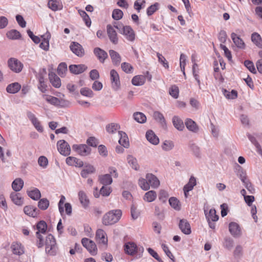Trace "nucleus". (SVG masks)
Instances as JSON below:
<instances>
[{
  "instance_id": "nucleus-45",
  "label": "nucleus",
  "mask_w": 262,
  "mask_h": 262,
  "mask_svg": "<svg viewBox=\"0 0 262 262\" xmlns=\"http://www.w3.org/2000/svg\"><path fill=\"white\" fill-rule=\"evenodd\" d=\"M48 7L53 11H57L62 8V6L59 4V2L57 1L50 0L48 4Z\"/></svg>"
},
{
  "instance_id": "nucleus-46",
  "label": "nucleus",
  "mask_w": 262,
  "mask_h": 262,
  "mask_svg": "<svg viewBox=\"0 0 262 262\" xmlns=\"http://www.w3.org/2000/svg\"><path fill=\"white\" fill-rule=\"evenodd\" d=\"M133 117L134 119L140 123H143L146 121V117L143 113L141 112L135 113Z\"/></svg>"
},
{
  "instance_id": "nucleus-2",
  "label": "nucleus",
  "mask_w": 262,
  "mask_h": 262,
  "mask_svg": "<svg viewBox=\"0 0 262 262\" xmlns=\"http://www.w3.org/2000/svg\"><path fill=\"white\" fill-rule=\"evenodd\" d=\"M46 252L51 255H55L56 253L57 247L54 237L51 234L46 237Z\"/></svg>"
},
{
  "instance_id": "nucleus-21",
  "label": "nucleus",
  "mask_w": 262,
  "mask_h": 262,
  "mask_svg": "<svg viewBox=\"0 0 262 262\" xmlns=\"http://www.w3.org/2000/svg\"><path fill=\"white\" fill-rule=\"evenodd\" d=\"M118 134L120 137L119 140V144L125 148H128L129 146V143L126 134L122 131H119Z\"/></svg>"
},
{
  "instance_id": "nucleus-47",
  "label": "nucleus",
  "mask_w": 262,
  "mask_h": 262,
  "mask_svg": "<svg viewBox=\"0 0 262 262\" xmlns=\"http://www.w3.org/2000/svg\"><path fill=\"white\" fill-rule=\"evenodd\" d=\"M169 203L171 207L176 210H180L181 204L179 201L175 197H171L169 199Z\"/></svg>"
},
{
  "instance_id": "nucleus-61",
  "label": "nucleus",
  "mask_w": 262,
  "mask_h": 262,
  "mask_svg": "<svg viewBox=\"0 0 262 262\" xmlns=\"http://www.w3.org/2000/svg\"><path fill=\"white\" fill-rule=\"evenodd\" d=\"M80 94L84 96L91 98L93 96L94 93L93 91L89 88H83L80 90Z\"/></svg>"
},
{
  "instance_id": "nucleus-49",
  "label": "nucleus",
  "mask_w": 262,
  "mask_h": 262,
  "mask_svg": "<svg viewBox=\"0 0 262 262\" xmlns=\"http://www.w3.org/2000/svg\"><path fill=\"white\" fill-rule=\"evenodd\" d=\"M49 206V201L46 198L40 199L38 202V207L40 209L42 210H46L48 208Z\"/></svg>"
},
{
  "instance_id": "nucleus-29",
  "label": "nucleus",
  "mask_w": 262,
  "mask_h": 262,
  "mask_svg": "<svg viewBox=\"0 0 262 262\" xmlns=\"http://www.w3.org/2000/svg\"><path fill=\"white\" fill-rule=\"evenodd\" d=\"M187 128L193 133H196L199 130V127L196 123L192 119L187 118L185 122Z\"/></svg>"
},
{
  "instance_id": "nucleus-5",
  "label": "nucleus",
  "mask_w": 262,
  "mask_h": 262,
  "mask_svg": "<svg viewBox=\"0 0 262 262\" xmlns=\"http://www.w3.org/2000/svg\"><path fill=\"white\" fill-rule=\"evenodd\" d=\"M57 149L60 154L67 156L70 154L71 148L69 144L64 140H60L57 143Z\"/></svg>"
},
{
  "instance_id": "nucleus-58",
  "label": "nucleus",
  "mask_w": 262,
  "mask_h": 262,
  "mask_svg": "<svg viewBox=\"0 0 262 262\" xmlns=\"http://www.w3.org/2000/svg\"><path fill=\"white\" fill-rule=\"evenodd\" d=\"M122 70L126 73H132L133 72V66L128 62H123L121 64Z\"/></svg>"
},
{
  "instance_id": "nucleus-4",
  "label": "nucleus",
  "mask_w": 262,
  "mask_h": 262,
  "mask_svg": "<svg viewBox=\"0 0 262 262\" xmlns=\"http://www.w3.org/2000/svg\"><path fill=\"white\" fill-rule=\"evenodd\" d=\"M9 68L15 73H19L23 68V64L18 59L11 58L8 61Z\"/></svg>"
},
{
  "instance_id": "nucleus-11",
  "label": "nucleus",
  "mask_w": 262,
  "mask_h": 262,
  "mask_svg": "<svg viewBox=\"0 0 262 262\" xmlns=\"http://www.w3.org/2000/svg\"><path fill=\"white\" fill-rule=\"evenodd\" d=\"M107 33L111 41L115 45L118 42L117 34L114 27L111 25L106 26Z\"/></svg>"
},
{
  "instance_id": "nucleus-25",
  "label": "nucleus",
  "mask_w": 262,
  "mask_h": 262,
  "mask_svg": "<svg viewBox=\"0 0 262 262\" xmlns=\"http://www.w3.org/2000/svg\"><path fill=\"white\" fill-rule=\"evenodd\" d=\"M147 140L154 145H157L159 143V138L155 135L151 130H148L146 133Z\"/></svg>"
},
{
  "instance_id": "nucleus-33",
  "label": "nucleus",
  "mask_w": 262,
  "mask_h": 262,
  "mask_svg": "<svg viewBox=\"0 0 262 262\" xmlns=\"http://www.w3.org/2000/svg\"><path fill=\"white\" fill-rule=\"evenodd\" d=\"M99 181H100V183L104 186L110 185L113 182L111 175L110 174L100 176L99 177Z\"/></svg>"
},
{
  "instance_id": "nucleus-39",
  "label": "nucleus",
  "mask_w": 262,
  "mask_h": 262,
  "mask_svg": "<svg viewBox=\"0 0 262 262\" xmlns=\"http://www.w3.org/2000/svg\"><path fill=\"white\" fill-rule=\"evenodd\" d=\"M172 123L173 126L179 130L182 131L184 128L183 121L178 116H174L172 118Z\"/></svg>"
},
{
  "instance_id": "nucleus-1",
  "label": "nucleus",
  "mask_w": 262,
  "mask_h": 262,
  "mask_svg": "<svg viewBox=\"0 0 262 262\" xmlns=\"http://www.w3.org/2000/svg\"><path fill=\"white\" fill-rule=\"evenodd\" d=\"M122 215L120 209L111 210L105 214L102 218V223L104 225H111L118 222Z\"/></svg>"
},
{
  "instance_id": "nucleus-59",
  "label": "nucleus",
  "mask_w": 262,
  "mask_h": 262,
  "mask_svg": "<svg viewBox=\"0 0 262 262\" xmlns=\"http://www.w3.org/2000/svg\"><path fill=\"white\" fill-rule=\"evenodd\" d=\"M79 13L80 16L82 17L83 20L84 21L85 25L88 27H90L91 24V21L89 15L84 11L83 10L79 11Z\"/></svg>"
},
{
  "instance_id": "nucleus-55",
  "label": "nucleus",
  "mask_w": 262,
  "mask_h": 262,
  "mask_svg": "<svg viewBox=\"0 0 262 262\" xmlns=\"http://www.w3.org/2000/svg\"><path fill=\"white\" fill-rule=\"evenodd\" d=\"M37 231L38 233L41 232V233H45L46 231L47 225L46 223L43 221L39 222L36 226Z\"/></svg>"
},
{
  "instance_id": "nucleus-53",
  "label": "nucleus",
  "mask_w": 262,
  "mask_h": 262,
  "mask_svg": "<svg viewBox=\"0 0 262 262\" xmlns=\"http://www.w3.org/2000/svg\"><path fill=\"white\" fill-rule=\"evenodd\" d=\"M173 147L174 143L170 140H165L162 145V148L165 151H169Z\"/></svg>"
},
{
  "instance_id": "nucleus-12",
  "label": "nucleus",
  "mask_w": 262,
  "mask_h": 262,
  "mask_svg": "<svg viewBox=\"0 0 262 262\" xmlns=\"http://www.w3.org/2000/svg\"><path fill=\"white\" fill-rule=\"evenodd\" d=\"M122 30V34L129 41H134L135 39V33L133 29L129 26H125Z\"/></svg>"
},
{
  "instance_id": "nucleus-62",
  "label": "nucleus",
  "mask_w": 262,
  "mask_h": 262,
  "mask_svg": "<svg viewBox=\"0 0 262 262\" xmlns=\"http://www.w3.org/2000/svg\"><path fill=\"white\" fill-rule=\"evenodd\" d=\"M112 192V189L108 186H103L100 190V193L103 195L107 196Z\"/></svg>"
},
{
  "instance_id": "nucleus-36",
  "label": "nucleus",
  "mask_w": 262,
  "mask_h": 262,
  "mask_svg": "<svg viewBox=\"0 0 262 262\" xmlns=\"http://www.w3.org/2000/svg\"><path fill=\"white\" fill-rule=\"evenodd\" d=\"M145 77L143 75H137L134 76L132 80V83L136 86L142 85L145 82Z\"/></svg>"
},
{
  "instance_id": "nucleus-42",
  "label": "nucleus",
  "mask_w": 262,
  "mask_h": 262,
  "mask_svg": "<svg viewBox=\"0 0 262 262\" xmlns=\"http://www.w3.org/2000/svg\"><path fill=\"white\" fill-rule=\"evenodd\" d=\"M153 117L154 119L158 121L162 126L166 125V121L163 115L159 111H155L154 113Z\"/></svg>"
},
{
  "instance_id": "nucleus-64",
  "label": "nucleus",
  "mask_w": 262,
  "mask_h": 262,
  "mask_svg": "<svg viewBox=\"0 0 262 262\" xmlns=\"http://www.w3.org/2000/svg\"><path fill=\"white\" fill-rule=\"evenodd\" d=\"M123 15V12L120 9H115L112 13V17L115 20L120 19Z\"/></svg>"
},
{
  "instance_id": "nucleus-28",
  "label": "nucleus",
  "mask_w": 262,
  "mask_h": 262,
  "mask_svg": "<svg viewBox=\"0 0 262 262\" xmlns=\"http://www.w3.org/2000/svg\"><path fill=\"white\" fill-rule=\"evenodd\" d=\"M95 172V168L94 167L90 164L85 165L81 170L80 174L82 177L86 178L89 174L93 173Z\"/></svg>"
},
{
  "instance_id": "nucleus-26",
  "label": "nucleus",
  "mask_w": 262,
  "mask_h": 262,
  "mask_svg": "<svg viewBox=\"0 0 262 262\" xmlns=\"http://www.w3.org/2000/svg\"><path fill=\"white\" fill-rule=\"evenodd\" d=\"M106 233L102 229H98L96 233V238L99 243L106 245L107 239L105 237Z\"/></svg>"
},
{
  "instance_id": "nucleus-52",
  "label": "nucleus",
  "mask_w": 262,
  "mask_h": 262,
  "mask_svg": "<svg viewBox=\"0 0 262 262\" xmlns=\"http://www.w3.org/2000/svg\"><path fill=\"white\" fill-rule=\"evenodd\" d=\"M120 128L118 124L112 123L106 126V130L108 133L113 134Z\"/></svg>"
},
{
  "instance_id": "nucleus-38",
  "label": "nucleus",
  "mask_w": 262,
  "mask_h": 262,
  "mask_svg": "<svg viewBox=\"0 0 262 262\" xmlns=\"http://www.w3.org/2000/svg\"><path fill=\"white\" fill-rule=\"evenodd\" d=\"M11 249L14 254L20 255L24 253V250L20 244L13 243L11 246Z\"/></svg>"
},
{
  "instance_id": "nucleus-13",
  "label": "nucleus",
  "mask_w": 262,
  "mask_h": 262,
  "mask_svg": "<svg viewBox=\"0 0 262 262\" xmlns=\"http://www.w3.org/2000/svg\"><path fill=\"white\" fill-rule=\"evenodd\" d=\"M179 227L181 231L185 234H190L191 232L190 225L186 219L180 220Z\"/></svg>"
},
{
  "instance_id": "nucleus-18",
  "label": "nucleus",
  "mask_w": 262,
  "mask_h": 262,
  "mask_svg": "<svg viewBox=\"0 0 262 262\" xmlns=\"http://www.w3.org/2000/svg\"><path fill=\"white\" fill-rule=\"evenodd\" d=\"M78 198L79 200L80 201V202L81 204L82 205V207L86 209L87 208L90 204V200L86 194V193L80 190L78 192Z\"/></svg>"
},
{
  "instance_id": "nucleus-40",
  "label": "nucleus",
  "mask_w": 262,
  "mask_h": 262,
  "mask_svg": "<svg viewBox=\"0 0 262 262\" xmlns=\"http://www.w3.org/2000/svg\"><path fill=\"white\" fill-rule=\"evenodd\" d=\"M127 161L128 164L132 168L136 170L139 169V165L138 164L137 160L132 155H128L127 157Z\"/></svg>"
},
{
  "instance_id": "nucleus-24",
  "label": "nucleus",
  "mask_w": 262,
  "mask_h": 262,
  "mask_svg": "<svg viewBox=\"0 0 262 262\" xmlns=\"http://www.w3.org/2000/svg\"><path fill=\"white\" fill-rule=\"evenodd\" d=\"M231 37L235 46L239 49H244L245 48V44L244 41L237 35L235 33H232Z\"/></svg>"
},
{
  "instance_id": "nucleus-48",
  "label": "nucleus",
  "mask_w": 262,
  "mask_h": 262,
  "mask_svg": "<svg viewBox=\"0 0 262 262\" xmlns=\"http://www.w3.org/2000/svg\"><path fill=\"white\" fill-rule=\"evenodd\" d=\"M222 92L225 97L228 99H234L237 97V93L235 90H232L229 92L226 89H223Z\"/></svg>"
},
{
  "instance_id": "nucleus-41",
  "label": "nucleus",
  "mask_w": 262,
  "mask_h": 262,
  "mask_svg": "<svg viewBox=\"0 0 262 262\" xmlns=\"http://www.w3.org/2000/svg\"><path fill=\"white\" fill-rule=\"evenodd\" d=\"M7 37L10 39H18L21 37V34L19 31L16 30L12 29L7 32Z\"/></svg>"
},
{
  "instance_id": "nucleus-31",
  "label": "nucleus",
  "mask_w": 262,
  "mask_h": 262,
  "mask_svg": "<svg viewBox=\"0 0 262 262\" xmlns=\"http://www.w3.org/2000/svg\"><path fill=\"white\" fill-rule=\"evenodd\" d=\"M42 97L51 104L55 106L60 105L61 101L57 97L48 95H43Z\"/></svg>"
},
{
  "instance_id": "nucleus-20",
  "label": "nucleus",
  "mask_w": 262,
  "mask_h": 262,
  "mask_svg": "<svg viewBox=\"0 0 262 262\" xmlns=\"http://www.w3.org/2000/svg\"><path fill=\"white\" fill-rule=\"evenodd\" d=\"M109 54L113 64L115 66H118L121 61V57L120 54L113 50H110Z\"/></svg>"
},
{
  "instance_id": "nucleus-14",
  "label": "nucleus",
  "mask_w": 262,
  "mask_h": 262,
  "mask_svg": "<svg viewBox=\"0 0 262 262\" xmlns=\"http://www.w3.org/2000/svg\"><path fill=\"white\" fill-rule=\"evenodd\" d=\"M11 201L16 205L21 206L24 204V198L19 193L12 192L10 194Z\"/></svg>"
},
{
  "instance_id": "nucleus-63",
  "label": "nucleus",
  "mask_w": 262,
  "mask_h": 262,
  "mask_svg": "<svg viewBox=\"0 0 262 262\" xmlns=\"http://www.w3.org/2000/svg\"><path fill=\"white\" fill-rule=\"evenodd\" d=\"M245 67L252 73L255 74L256 70L255 68L253 63L250 60H245L244 62Z\"/></svg>"
},
{
  "instance_id": "nucleus-3",
  "label": "nucleus",
  "mask_w": 262,
  "mask_h": 262,
  "mask_svg": "<svg viewBox=\"0 0 262 262\" xmlns=\"http://www.w3.org/2000/svg\"><path fill=\"white\" fill-rule=\"evenodd\" d=\"M81 243L92 255L97 254V248L95 243L87 238H83L81 240Z\"/></svg>"
},
{
  "instance_id": "nucleus-30",
  "label": "nucleus",
  "mask_w": 262,
  "mask_h": 262,
  "mask_svg": "<svg viewBox=\"0 0 262 262\" xmlns=\"http://www.w3.org/2000/svg\"><path fill=\"white\" fill-rule=\"evenodd\" d=\"M24 181L20 178L15 179L12 183V188L15 192L19 191L23 187Z\"/></svg>"
},
{
  "instance_id": "nucleus-43",
  "label": "nucleus",
  "mask_w": 262,
  "mask_h": 262,
  "mask_svg": "<svg viewBox=\"0 0 262 262\" xmlns=\"http://www.w3.org/2000/svg\"><path fill=\"white\" fill-rule=\"evenodd\" d=\"M251 40L257 47L262 49V39L259 34L257 33H253L251 35Z\"/></svg>"
},
{
  "instance_id": "nucleus-23",
  "label": "nucleus",
  "mask_w": 262,
  "mask_h": 262,
  "mask_svg": "<svg viewBox=\"0 0 262 262\" xmlns=\"http://www.w3.org/2000/svg\"><path fill=\"white\" fill-rule=\"evenodd\" d=\"M41 37L42 38V40L39 45V47L45 51H48L49 49V40L51 38V34L48 32L45 35L42 36Z\"/></svg>"
},
{
  "instance_id": "nucleus-17",
  "label": "nucleus",
  "mask_w": 262,
  "mask_h": 262,
  "mask_svg": "<svg viewBox=\"0 0 262 262\" xmlns=\"http://www.w3.org/2000/svg\"><path fill=\"white\" fill-rule=\"evenodd\" d=\"M149 186L153 188H157L160 185V181L152 173H147L146 175Z\"/></svg>"
},
{
  "instance_id": "nucleus-56",
  "label": "nucleus",
  "mask_w": 262,
  "mask_h": 262,
  "mask_svg": "<svg viewBox=\"0 0 262 262\" xmlns=\"http://www.w3.org/2000/svg\"><path fill=\"white\" fill-rule=\"evenodd\" d=\"M186 56L182 53L180 57V66L181 71L183 72L184 76H186L185 72V66L186 65Z\"/></svg>"
},
{
  "instance_id": "nucleus-6",
  "label": "nucleus",
  "mask_w": 262,
  "mask_h": 262,
  "mask_svg": "<svg viewBox=\"0 0 262 262\" xmlns=\"http://www.w3.org/2000/svg\"><path fill=\"white\" fill-rule=\"evenodd\" d=\"M72 148L78 154L82 156H86L89 155L91 151V148L86 144H74Z\"/></svg>"
},
{
  "instance_id": "nucleus-27",
  "label": "nucleus",
  "mask_w": 262,
  "mask_h": 262,
  "mask_svg": "<svg viewBox=\"0 0 262 262\" xmlns=\"http://www.w3.org/2000/svg\"><path fill=\"white\" fill-rule=\"evenodd\" d=\"M66 163L69 165L75 166L76 167H81L83 166V162L75 157H69L66 159Z\"/></svg>"
},
{
  "instance_id": "nucleus-15",
  "label": "nucleus",
  "mask_w": 262,
  "mask_h": 262,
  "mask_svg": "<svg viewBox=\"0 0 262 262\" xmlns=\"http://www.w3.org/2000/svg\"><path fill=\"white\" fill-rule=\"evenodd\" d=\"M94 54L101 63H103L108 57L107 53L100 48L97 47L94 49Z\"/></svg>"
},
{
  "instance_id": "nucleus-10",
  "label": "nucleus",
  "mask_w": 262,
  "mask_h": 262,
  "mask_svg": "<svg viewBox=\"0 0 262 262\" xmlns=\"http://www.w3.org/2000/svg\"><path fill=\"white\" fill-rule=\"evenodd\" d=\"M110 75L112 88L116 91L120 86L119 74L116 70H112L110 72Z\"/></svg>"
},
{
  "instance_id": "nucleus-16",
  "label": "nucleus",
  "mask_w": 262,
  "mask_h": 262,
  "mask_svg": "<svg viewBox=\"0 0 262 262\" xmlns=\"http://www.w3.org/2000/svg\"><path fill=\"white\" fill-rule=\"evenodd\" d=\"M87 69L84 64H72L69 66L70 71L74 74H79L83 73Z\"/></svg>"
},
{
  "instance_id": "nucleus-9",
  "label": "nucleus",
  "mask_w": 262,
  "mask_h": 262,
  "mask_svg": "<svg viewBox=\"0 0 262 262\" xmlns=\"http://www.w3.org/2000/svg\"><path fill=\"white\" fill-rule=\"evenodd\" d=\"M70 48L74 54L79 57H82L84 55V50L82 46L77 42H72Z\"/></svg>"
},
{
  "instance_id": "nucleus-60",
  "label": "nucleus",
  "mask_w": 262,
  "mask_h": 262,
  "mask_svg": "<svg viewBox=\"0 0 262 262\" xmlns=\"http://www.w3.org/2000/svg\"><path fill=\"white\" fill-rule=\"evenodd\" d=\"M179 88L176 85H172L169 89V94L174 98H177L179 96Z\"/></svg>"
},
{
  "instance_id": "nucleus-54",
  "label": "nucleus",
  "mask_w": 262,
  "mask_h": 262,
  "mask_svg": "<svg viewBox=\"0 0 262 262\" xmlns=\"http://www.w3.org/2000/svg\"><path fill=\"white\" fill-rule=\"evenodd\" d=\"M193 154L198 158H201V150L200 148L195 144H191L189 146Z\"/></svg>"
},
{
  "instance_id": "nucleus-8",
  "label": "nucleus",
  "mask_w": 262,
  "mask_h": 262,
  "mask_svg": "<svg viewBox=\"0 0 262 262\" xmlns=\"http://www.w3.org/2000/svg\"><path fill=\"white\" fill-rule=\"evenodd\" d=\"M229 230L234 237H239L242 232L239 225L235 222H231L229 224Z\"/></svg>"
},
{
  "instance_id": "nucleus-51",
  "label": "nucleus",
  "mask_w": 262,
  "mask_h": 262,
  "mask_svg": "<svg viewBox=\"0 0 262 262\" xmlns=\"http://www.w3.org/2000/svg\"><path fill=\"white\" fill-rule=\"evenodd\" d=\"M67 70V65L65 62H61L58 65L57 72L61 77L64 76Z\"/></svg>"
},
{
  "instance_id": "nucleus-34",
  "label": "nucleus",
  "mask_w": 262,
  "mask_h": 262,
  "mask_svg": "<svg viewBox=\"0 0 262 262\" xmlns=\"http://www.w3.org/2000/svg\"><path fill=\"white\" fill-rule=\"evenodd\" d=\"M28 196L34 200H38L41 198V193L38 189L34 188L31 190L27 191Z\"/></svg>"
},
{
  "instance_id": "nucleus-19",
  "label": "nucleus",
  "mask_w": 262,
  "mask_h": 262,
  "mask_svg": "<svg viewBox=\"0 0 262 262\" xmlns=\"http://www.w3.org/2000/svg\"><path fill=\"white\" fill-rule=\"evenodd\" d=\"M24 212L26 215L35 217L38 215L39 210L35 207L28 205L24 207Z\"/></svg>"
},
{
  "instance_id": "nucleus-32",
  "label": "nucleus",
  "mask_w": 262,
  "mask_h": 262,
  "mask_svg": "<svg viewBox=\"0 0 262 262\" xmlns=\"http://www.w3.org/2000/svg\"><path fill=\"white\" fill-rule=\"evenodd\" d=\"M137 245L134 243H127L125 245L124 250L129 255H133L136 253Z\"/></svg>"
},
{
  "instance_id": "nucleus-35",
  "label": "nucleus",
  "mask_w": 262,
  "mask_h": 262,
  "mask_svg": "<svg viewBox=\"0 0 262 262\" xmlns=\"http://www.w3.org/2000/svg\"><path fill=\"white\" fill-rule=\"evenodd\" d=\"M20 88L21 85L18 83L15 82L9 84L6 88V91L9 93L15 94L18 92Z\"/></svg>"
},
{
  "instance_id": "nucleus-50",
  "label": "nucleus",
  "mask_w": 262,
  "mask_h": 262,
  "mask_svg": "<svg viewBox=\"0 0 262 262\" xmlns=\"http://www.w3.org/2000/svg\"><path fill=\"white\" fill-rule=\"evenodd\" d=\"M138 184L141 188L144 190H148L150 186L147 180L144 178H140L138 180Z\"/></svg>"
},
{
  "instance_id": "nucleus-37",
  "label": "nucleus",
  "mask_w": 262,
  "mask_h": 262,
  "mask_svg": "<svg viewBox=\"0 0 262 262\" xmlns=\"http://www.w3.org/2000/svg\"><path fill=\"white\" fill-rule=\"evenodd\" d=\"M157 198V193L154 190H150L145 193L143 196L144 201L147 202H152Z\"/></svg>"
},
{
  "instance_id": "nucleus-57",
  "label": "nucleus",
  "mask_w": 262,
  "mask_h": 262,
  "mask_svg": "<svg viewBox=\"0 0 262 262\" xmlns=\"http://www.w3.org/2000/svg\"><path fill=\"white\" fill-rule=\"evenodd\" d=\"M234 245L233 239L230 237H226L224 238V246L225 248L231 250Z\"/></svg>"
},
{
  "instance_id": "nucleus-44",
  "label": "nucleus",
  "mask_w": 262,
  "mask_h": 262,
  "mask_svg": "<svg viewBox=\"0 0 262 262\" xmlns=\"http://www.w3.org/2000/svg\"><path fill=\"white\" fill-rule=\"evenodd\" d=\"M205 216L207 220H211L212 222H216L219 220V216L216 214L214 209H211L208 213H205Z\"/></svg>"
},
{
  "instance_id": "nucleus-7",
  "label": "nucleus",
  "mask_w": 262,
  "mask_h": 262,
  "mask_svg": "<svg viewBox=\"0 0 262 262\" xmlns=\"http://www.w3.org/2000/svg\"><path fill=\"white\" fill-rule=\"evenodd\" d=\"M27 116L36 129L40 133L43 132V128L41 125L40 122L36 117L35 115L31 112H28Z\"/></svg>"
},
{
  "instance_id": "nucleus-22",
  "label": "nucleus",
  "mask_w": 262,
  "mask_h": 262,
  "mask_svg": "<svg viewBox=\"0 0 262 262\" xmlns=\"http://www.w3.org/2000/svg\"><path fill=\"white\" fill-rule=\"evenodd\" d=\"M49 78L52 85L56 88H59L61 86L60 79L54 73L51 72L49 74Z\"/></svg>"
}]
</instances>
